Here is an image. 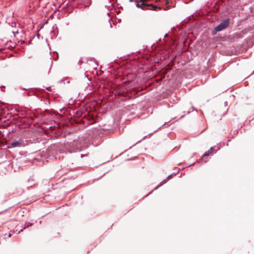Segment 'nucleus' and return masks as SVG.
I'll return each instance as SVG.
<instances>
[{
  "mask_svg": "<svg viewBox=\"0 0 254 254\" xmlns=\"http://www.w3.org/2000/svg\"><path fill=\"white\" fill-rule=\"evenodd\" d=\"M229 25V20L225 19L221 22L218 26L215 27L213 34H216L217 32L222 31L225 29Z\"/></svg>",
  "mask_w": 254,
  "mask_h": 254,
  "instance_id": "f257e3e1",
  "label": "nucleus"
},
{
  "mask_svg": "<svg viewBox=\"0 0 254 254\" xmlns=\"http://www.w3.org/2000/svg\"><path fill=\"white\" fill-rule=\"evenodd\" d=\"M140 0L142 2L141 4H139V3H137L136 5L137 7L141 8L142 9H144V7H146V6H149V5H146L144 4L143 0ZM149 6H150V5H149ZM150 6H152V7L154 9H155L157 8V6L155 5H150Z\"/></svg>",
  "mask_w": 254,
  "mask_h": 254,
  "instance_id": "f03ea898",
  "label": "nucleus"
},
{
  "mask_svg": "<svg viewBox=\"0 0 254 254\" xmlns=\"http://www.w3.org/2000/svg\"><path fill=\"white\" fill-rule=\"evenodd\" d=\"M22 144V142L20 140H17L11 143V146L13 147L20 146Z\"/></svg>",
  "mask_w": 254,
  "mask_h": 254,
  "instance_id": "7ed1b4c3",
  "label": "nucleus"
},
{
  "mask_svg": "<svg viewBox=\"0 0 254 254\" xmlns=\"http://www.w3.org/2000/svg\"><path fill=\"white\" fill-rule=\"evenodd\" d=\"M213 149V147H210V149L209 150L207 151V152H205L203 155H202V157H204V156H207L209 154H210L211 153V150H212Z\"/></svg>",
  "mask_w": 254,
  "mask_h": 254,
  "instance_id": "20e7f679",
  "label": "nucleus"
},
{
  "mask_svg": "<svg viewBox=\"0 0 254 254\" xmlns=\"http://www.w3.org/2000/svg\"><path fill=\"white\" fill-rule=\"evenodd\" d=\"M172 176V175H169V176L167 178V179H169V178H170Z\"/></svg>",
  "mask_w": 254,
  "mask_h": 254,
  "instance_id": "39448f33",
  "label": "nucleus"
},
{
  "mask_svg": "<svg viewBox=\"0 0 254 254\" xmlns=\"http://www.w3.org/2000/svg\"><path fill=\"white\" fill-rule=\"evenodd\" d=\"M8 237H11V234H9Z\"/></svg>",
  "mask_w": 254,
  "mask_h": 254,
  "instance_id": "423d86ee",
  "label": "nucleus"
},
{
  "mask_svg": "<svg viewBox=\"0 0 254 254\" xmlns=\"http://www.w3.org/2000/svg\"><path fill=\"white\" fill-rule=\"evenodd\" d=\"M129 1L132 2L133 1V0H129Z\"/></svg>",
  "mask_w": 254,
  "mask_h": 254,
  "instance_id": "0eeeda50",
  "label": "nucleus"
}]
</instances>
